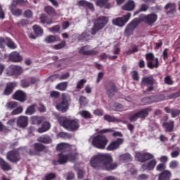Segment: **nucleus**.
I'll return each instance as SVG.
<instances>
[{"label":"nucleus","instance_id":"obj_1","mask_svg":"<svg viewBox=\"0 0 180 180\" xmlns=\"http://www.w3.org/2000/svg\"><path fill=\"white\" fill-rule=\"evenodd\" d=\"M90 165L96 169L113 171L117 168V163H113V158L108 153H98L90 160Z\"/></svg>","mask_w":180,"mask_h":180},{"label":"nucleus","instance_id":"obj_2","mask_svg":"<svg viewBox=\"0 0 180 180\" xmlns=\"http://www.w3.org/2000/svg\"><path fill=\"white\" fill-rule=\"evenodd\" d=\"M60 126H62L68 131H77L79 129V120H70L68 118L60 117L58 119Z\"/></svg>","mask_w":180,"mask_h":180},{"label":"nucleus","instance_id":"obj_3","mask_svg":"<svg viewBox=\"0 0 180 180\" xmlns=\"http://www.w3.org/2000/svg\"><path fill=\"white\" fill-rule=\"evenodd\" d=\"M71 102V96L67 93H63L61 98L58 104L56 105V108L62 113H65L68 109H70V103Z\"/></svg>","mask_w":180,"mask_h":180},{"label":"nucleus","instance_id":"obj_4","mask_svg":"<svg viewBox=\"0 0 180 180\" xmlns=\"http://www.w3.org/2000/svg\"><path fill=\"white\" fill-rule=\"evenodd\" d=\"M109 23V17L101 15L98 17L94 21V25L91 28V34L95 36L99 30H102L105 26Z\"/></svg>","mask_w":180,"mask_h":180},{"label":"nucleus","instance_id":"obj_5","mask_svg":"<svg viewBox=\"0 0 180 180\" xmlns=\"http://www.w3.org/2000/svg\"><path fill=\"white\" fill-rule=\"evenodd\" d=\"M108 143H109V140L105 135L98 134L93 138L91 144L96 148H98L99 150H105L106 146H108Z\"/></svg>","mask_w":180,"mask_h":180},{"label":"nucleus","instance_id":"obj_6","mask_svg":"<svg viewBox=\"0 0 180 180\" xmlns=\"http://www.w3.org/2000/svg\"><path fill=\"white\" fill-rule=\"evenodd\" d=\"M141 86H147V92H153L155 86L158 85V82H157V80L153 76H144L141 79Z\"/></svg>","mask_w":180,"mask_h":180},{"label":"nucleus","instance_id":"obj_7","mask_svg":"<svg viewBox=\"0 0 180 180\" xmlns=\"http://www.w3.org/2000/svg\"><path fill=\"white\" fill-rule=\"evenodd\" d=\"M151 107H148L146 108H143L140 110L139 111L131 115L129 117V122H137L138 119H141L144 120L146 117H148L150 112H151Z\"/></svg>","mask_w":180,"mask_h":180},{"label":"nucleus","instance_id":"obj_8","mask_svg":"<svg viewBox=\"0 0 180 180\" xmlns=\"http://www.w3.org/2000/svg\"><path fill=\"white\" fill-rule=\"evenodd\" d=\"M145 58L146 61H148L147 63L148 68L153 70L154 68H158V67H160V61L158 60V58H155L154 53L151 52L146 53L145 55Z\"/></svg>","mask_w":180,"mask_h":180},{"label":"nucleus","instance_id":"obj_9","mask_svg":"<svg viewBox=\"0 0 180 180\" xmlns=\"http://www.w3.org/2000/svg\"><path fill=\"white\" fill-rule=\"evenodd\" d=\"M131 18V13H128L122 17H117L112 20V23L114 26H118L119 27H123Z\"/></svg>","mask_w":180,"mask_h":180},{"label":"nucleus","instance_id":"obj_10","mask_svg":"<svg viewBox=\"0 0 180 180\" xmlns=\"http://www.w3.org/2000/svg\"><path fill=\"white\" fill-rule=\"evenodd\" d=\"M104 88L108 98H113L115 94H117V91H119L116 84H115L113 81L107 82L104 85Z\"/></svg>","mask_w":180,"mask_h":180},{"label":"nucleus","instance_id":"obj_11","mask_svg":"<svg viewBox=\"0 0 180 180\" xmlns=\"http://www.w3.org/2000/svg\"><path fill=\"white\" fill-rule=\"evenodd\" d=\"M141 22H143V18L141 15H140L139 18H134L128 24L125 29V33L134 32V30H136V27H137V26H139Z\"/></svg>","mask_w":180,"mask_h":180},{"label":"nucleus","instance_id":"obj_12","mask_svg":"<svg viewBox=\"0 0 180 180\" xmlns=\"http://www.w3.org/2000/svg\"><path fill=\"white\" fill-rule=\"evenodd\" d=\"M124 141V139L122 138H117L116 140L112 141L106 148L107 151H115L118 150V148H120V146L123 144Z\"/></svg>","mask_w":180,"mask_h":180},{"label":"nucleus","instance_id":"obj_13","mask_svg":"<svg viewBox=\"0 0 180 180\" xmlns=\"http://www.w3.org/2000/svg\"><path fill=\"white\" fill-rule=\"evenodd\" d=\"M141 16L143 22L149 26H151V25L157 22V19H158V15H157L155 13H150L148 15L142 14Z\"/></svg>","mask_w":180,"mask_h":180},{"label":"nucleus","instance_id":"obj_14","mask_svg":"<svg viewBox=\"0 0 180 180\" xmlns=\"http://www.w3.org/2000/svg\"><path fill=\"white\" fill-rule=\"evenodd\" d=\"M46 150V146L40 143H35L34 144V150H30L28 154L30 155H39L40 153H43Z\"/></svg>","mask_w":180,"mask_h":180},{"label":"nucleus","instance_id":"obj_15","mask_svg":"<svg viewBox=\"0 0 180 180\" xmlns=\"http://www.w3.org/2000/svg\"><path fill=\"white\" fill-rule=\"evenodd\" d=\"M7 160L10 162H19L20 161V153L16 150L8 152Z\"/></svg>","mask_w":180,"mask_h":180},{"label":"nucleus","instance_id":"obj_16","mask_svg":"<svg viewBox=\"0 0 180 180\" xmlns=\"http://www.w3.org/2000/svg\"><path fill=\"white\" fill-rule=\"evenodd\" d=\"M136 158H137L139 162H146V161L154 159V155L150 153H138L136 155Z\"/></svg>","mask_w":180,"mask_h":180},{"label":"nucleus","instance_id":"obj_17","mask_svg":"<svg viewBox=\"0 0 180 180\" xmlns=\"http://www.w3.org/2000/svg\"><path fill=\"white\" fill-rule=\"evenodd\" d=\"M23 72V69L19 65H11L7 71L8 75H20Z\"/></svg>","mask_w":180,"mask_h":180},{"label":"nucleus","instance_id":"obj_18","mask_svg":"<svg viewBox=\"0 0 180 180\" xmlns=\"http://www.w3.org/2000/svg\"><path fill=\"white\" fill-rule=\"evenodd\" d=\"M17 86L18 83L16 82H11L7 83L4 91V95L6 96H9V95H11L12 92H13V89H15Z\"/></svg>","mask_w":180,"mask_h":180},{"label":"nucleus","instance_id":"obj_19","mask_svg":"<svg viewBox=\"0 0 180 180\" xmlns=\"http://www.w3.org/2000/svg\"><path fill=\"white\" fill-rule=\"evenodd\" d=\"M153 99V103L157 102H162L164 101H168L172 99L171 94H164L162 93H160L155 96H152Z\"/></svg>","mask_w":180,"mask_h":180},{"label":"nucleus","instance_id":"obj_20","mask_svg":"<svg viewBox=\"0 0 180 180\" xmlns=\"http://www.w3.org/2000/svg\"><path fill=\"white\" fill-rule=\"evenodd\" d=\"M13 99L15 101H18L19 102L26 101V94L22 90H17L13 94Z\"/></svg>","mask_w":180,"mask_h":180},{"label":"nucleus","instance_id":"obj_21","mask_svg":"<svg viewBox=\"0 0 180 180\" xmlns=\"http://www.w3.org/2000/svg\"><path fill=\"white\" fill-rule=\"evenodd\" d=\"M29 124V117L27 116H20L17 120V126L20 129H25L27 127Z\"/></svg>","mask_w":180,"mask_h":180},{"label":"nucleus","instance_id":"obj_22","mask_svg":"<svg viewBox=\"0 0 180 180\" xmlns=\"http://www.w3.org/2000/svg\"><path fill=\"white\" fill-rule=\"evenodd\" d=\"M91 34H92V31H84L77 37V40L79 41H89V40H92L93 37Z\"/></svg>","mask_w":180,"mask_h":180},{"label":"nucleus","instance_id":"obj_23","mask_svg":"<svg viewBox=\"0 0 180 180\" xmlns=\"http://www.w3.org/2000/svg\"><path fill=\"white\" fill-rule=\"evenodd\" d=\"M96 6L98 8H103L104 9H110L112 4L109 2V0H95Z\"/></svg>","mask_w":180,"mask_h":180},{"label":"nucleus","instance_id":"obj_24","mask_svg":"<svg viewBox=\"0 0 180 180\" xmlns=\"http://www.w3.org/2000/svg\"><path fill=\"white\" fill-rule=\"evenodd\" d=\"M79 53L83 56H97L99 52L95 49L88 50V46H85L79 49Z\"/></svg>","mask_w":180,"mask_h":180},{"label":"nucleus","instance_id":"obj_25","mask_svg":"<svg viewBox=\"0 0 180 180\" xmlns=\"http://www.w3.org/2000/svg\"><path fill=\"white\" fill-rule=\"evenodd\" d=\"M157 165V160L155 159L150 160L147 164H143L141 166V168L143 171H153Z\"/></svg>","mask_w":180,"mask_h":180},{"label":"nucleus","instance_id":"obj_26","mask_svg":"<svg viewBox=\"0 0 180 180\" xmlns=\"http://www.w3.org/2000/svg\"><path fill=\"white\" fill-rule=\"evenodd\" d=\"M78 5L79 6H82V8H87V9L91 11V12H95V6H94V4L86 0H79L78 1Z\"/></svg>","mask_w":180,"mask_h":180},{"label":"nucleus","instance_id":"obj_27","mask_svg":"<svg viewBox=\"0 0 180 180\" xmlns=\"http://www.w3.org/2000/svg\"><path fill=\"white\" fill-rule=\"evenodd\" d=\"M8 58L10 61L13 63H20L23 60V58L19 54L18 52L14 51L10 53Z\"/></svg>","mask_w":180,"mask_h":180},{"label":"nucleus","instance_id":"obj_28","mask_svg":"<svg viewBox=\"0 0 180 180\" xmlns=\"http://www.w3.org/2000/svg\"><path fill=\"white\" fill-rule=\"evenodd\" d=\"M134 8H136L134 1L129 0L124 5L122 6V10L131 12V11H134Z\"/></svg>","mask_w":180,"mask_h":180},{"label":"nucleus","instance_id":"obj_29","mask_svg":"<svg viewBox=\"0 0 180 180\" xmlns=\"http://www.w3.org/2000/svg\"><path fill=\"white\" fill-rule=\"evenodd\" d=\"M164 110L165 112H166V113H170L172 117L173 118L177 117V116H179L180 115V110L179 109L171 108L169 107H165Z\"/></svg>","mask_w":180,"mask_h":180},{"label":"nucleus","instance_id":"obj_30","mask_svg":"<svg viewBox=\"0 0 180 180\" xmlns=\"http://www.w3.org/2000/svg\"><path fill=\"white\" fill-rule=\"evenodd\" d=\"M175 126V122L170 120L169 122H165L162 123V127L166 129V131L171 133V131H174V127Z\"/></svg>","mask_w":180,"mask_h":180},{"label":"nucleus","instance_id":"obj_31","mask_svg":"<svg viewBox=\"0 0 180 180\" xmlns=\"http://www.w3.org/2000/svg\"><path fill=\"white\" fill-rule=\"evenodd\" d=\"M0 167L2 169V171L12 170V166H11V164H9L2 158H0Z\"/></svg>","mask_w":180,"mask_h":180},{"label":"nucleus","instance_id":"obj_32","mask_svg":"<svg viewBox=\"0 0 180 180\" xmlns=\"http://www.w3.org/2000/svg\"><path fill=\"white\" fill-rule=\"evenodd\" d=\"M172 175L169 170H165L159 174L158 180H171Z\"/></svg>","mask_w":180,"mask_h":180},{"label":"nucleus","instance_id":"obj_33","mask_svg":"<svg viewBox=\"0 0 180 180\" xmlns=\"http://www.w3.org/2000/svg\"><path fill=\"white\" fill-rule=\"evenodd\" d=\"M37 141H39V143H43L44 144H50L53 143V139H51L50 136L45 134L39 136L37 139Z\"/></svg>","mask_w":180,"mask_h":180},{"label":"nucleus","instance_id":"obj_34","mask_svg":"<svg viewBox=\"0 0 180 180\" xmlns=\"http://www.w3.org/2000/svg\"><path fill=\"white\" fill-rule=\"evenodd\" d=\"M50 127H51L50 122H44L42 123L41 127L37 129V131L38 133H46V131H49V130H50Z\"/></svg>","mask_w":180,"mask_h":180},{"label":"nucleus","instance_id":"obj_35","mask_svg":"<svg viewBox=\"0 0 180 180\" xmlns=\"http://www.w3.org/2000/svg\"><path fill=\"white\" fill-rule=\"evenodd\" d=\"M37 106V103H32V105H29L26 110H25V115H34L36 113V107Z\"/></svg>","mask_w":180,"mask_h":180},{"label":"nucleus","instance_id":"obj_36","mask_svg":"<svg viewBox=\"0 0 180 180\" xmlns=\"http://www.w3.org/2000/svg\"><path fill=\"white\" fill-rule=\"evenodd\" d=\"M9 9L14 16H21L22 11L20 8H17L15 6L11 5Z\"/></svg>","mask_w":180,"mask_h":180},{"label":"nucleus","instance_id":"obj_37","mask_svg":"<svg viewBox=\"0 0 180 180\" xmlns=\"http://www.w3.org/2000/svg\"><path fill=\"white\" fill-rule=\"evenodd\" d=\"M44 41L48 44L55 43V41H60V37L54 35H49L45 37Z\"/></svg>","mask_w":180,"mask_h":180},{"label":"nucleus","instance_id":"obj_38","mask_svg":"<svg viewBox=\"0 0 180 180\" xmlns=\"http://www.w3.org/2000/svg\"><path fill=\"white\" fill-rule=\"evenodd\" d=\"M59 165H64V164H67L68 162V157L67 155H64L63 153H59L58 155Z\"/></svg>","mask_w":180,"mask_h":180},{"label":"nucleus","instance_id":"obj_39","mask_svg":"<svg viewBox=\"0 0 180 180\" xmlns=\"http://www.w3.org/2000/svg\"><path fill=\"white\" fill-rule=\"evenodd\" d=\"M67 88H68V82H63L56 86V89L58 91H67Z\"/></svg>","mask_w":180,"mask_h":180},{"label":"nucleus","instance_id":"obj_40","mask_svg":"<svg viewBox=\"0 0 180 180\" xmlns=\"http://www.w3.org/2000/svg\"><path fill=\"white\" fill-rule=\"evenodd\" d=\"M103 119L105 120V122H108V123H116L119 122V120L115 116H112L108 114L103 116Z\"/></svg>","mask_w":180,"mask_h":180},{"label":"nucleus","instance_id":"obj_41","mask_svg":"<svg viewBox=\"0 0 180 180\" xmlns=\"http://www.w3.org/2000/svg\"><path fill=\"white\" fill-rule=\"evenodd\" d=\"M44 11L49 16H56V15H57V13L56 12V9H54V8H53L51 6H46L44 8Z\"/></svg>","mask_w":180,"mask_h":180},{"label":"nucleus","instance_id":"obj_42","mask_svg":"<svg viewBox=\"0 0 180 180\" xmlns=\"http://www.w3.org/2000/svg\"><path fill=\"white\" fill-rule=\"evenodd\" d=\"M51 78H53L54 79H57L58 78L60 81H63L64 79H67L68 78H70V73L66 72L60 76V75L55 74L53 75H51Z\"/></svg>","mask_w":180,"mask_h":180},{"label":"nucleus","instance_id":"obj_43","mask_svg":"<svg viewBox=\"0 0 180 180\" xmlns=\"http://www.w3.org/2000/svg\"><path fill=\"white\" fill-rule=\"evenodd\" d=\"M31 122L32 124H37V126H39V124L43 123V117L39 116H33L31 117Z\"/></svg>","mask_w":180,"mask_h":180},{"label":"nucleus","instance_id":"obj_44","mask_svg":"<svg viewBox=\"0 0 180 180\" xmlns=\"http://www.w3.org/2000/svg\"><path fill=\"white\" fill-rule=\"evenodd\" d=\"M165 9H169L167 11V13H174V12H175L176 9V5H175V4H172V3H169L167 4L165 6Z\"/></svg>","mask_w":180,"mask_h":180},{"label":"nucleus","instance_id":"obj_45","mask_svg":"<svg viewBox=\"0 0 180 180\" xmlns=\"http://www.w3.org/2000/svg\"><path fill=\"white\" fill-rule=\"evenodd\" d=\"M141 102L142 105H151V103H154L153 96L143 98Z\"/></svg>","mask_w":180,"mask_h":180},{"label":"nucleus","instance_id":"obj_46","mask_svg":"<svg viewBox=\"0 0 180 180\" xmlns=\"http://www.w3.org/2000/svg\"><path fill=\"white\" fill-rule=\"evenodd\" d=\"M32 29L36 36H41L44 33L43 28L37 25H33Z\"/></svg>","mask_w":180,"mask_h":180},{"label":"nucleus","instance_id":"obj_47","mask_svg":"<svg viewBox=\"0 0 180 180\" xmlns=\"http://www.w3.org/2000/svg\"><path fill=\"white\" fill-rule=\"evenodd\" d=\"M26 4H27V0H13L11 6H26Z\"/></svg>","mask_w":180,"mask_h":180},{"label":"nucleus","instance_id":"obj_48","mask_svg":"<svg viewBox=\"0 0 180 180\" xmlns=\"http://www.w3.org/2000/svg\"><path fill=\"white\" fill-rule=\"evenodd\" d=\"M148 11V6L146 4H143L141 5L139 9L134 12V16H136V15H139L140 12H147Z\"/></svg>","mask_w":180,"mask_h":180},{"label":"nucleus","instance_id":"obj_49","mask_svg":"<svg viewBox=\"0 0 180 180\" xmlns=\"http://www.w3.org/2000/svg\"><path fill=\"white\" fill-rule=\"evenodd\" d=\"M79 115L82 116V117H84V119H91L92 118V115L89 111L83 110L80 112H79Z\"/></svg>","mask_w":180,"mask_h":180},{"label":"nucleus","instance_id":"obj_50","mask_svg":"<svg viewBox=\"0 0 180 180\" xmlns=\"http://www.w3.org/2000/svg\"><path fill=\"white\" fill-rule=\"evenodd\" d=\"M6 46H8L9 49H11L12 50H15V49H17L18 46H16V44H15L13 41L11 39V38L6 37Z\"/></svg>","mask_w":180,"mask_h":180},{"label":"nucleus","instance_id":"obj_51","mask_svg":"<svg viewBox=\"0 0 180 180\" xmlns=\"http://www.w3.org/2000/svg\"><path fill=\"white\" fill-rule=\"evenodd\" d=\"M58 137H59L60 139H71L72 136L71 135V134L62 131L58 134Z\"/></svg>","mask_w":180,"mask_h":180},{"label":"nucleus","instance_id":"obj_52","mask_svg":"<svg viewBox=\"0 0 180 180\" xmlns=\"http://www.w3.org/2000/svg\"><path fill=\"white\" fill-rule=\"evenodd\" d=\"M68 157V161H70V162H74V161L77 160V156L78 155L77 153H68L66 155Z\"/></svg>","mask_w":180,"mask_h":180},{"label":"nucleus","instance_id":"obj_53","mask_svg":"<svg viewBox=\"0 0 180 180\" xmlns=\"http://www.w3.org/2000/svg\"><path fill=\"white\" fill-rule=\"evenodd\" d=\"M85 84H86V79H82L81 80H79L77 82L76 89H82V88H84V86H85Z\"/></svg>","mask_w":180,"mask_h":180},{"label":"nucleus","instance_id":"obj_54","mask_svg":"<svg viewBox=\"0 0 180 180\" xmlns=\"http://www.w3.org/2000/svg\"><path fill=\"white\" fill-rule=\"evenodd\" d=\"M65 41H62L61 43L56 44L53 46L54 50H61V49H64L66 45Z\"/></svg>","mask_w":180,"mask_h":180},{"label":"nucleus","instance_id":"obj_55","mask_svg":"<svg viewBox=\"0 0 180 180\" xmlns=\"http://www.w3.org/2000/svg\"><path fill=\"white\" fill-rule=\"evenodd\" d=\"M22 112H23V107L22 106H19L17 107L15 110H13L11 115L12 116H15V115H20V113H22Z\"/></svg>","mask_w":180,"mask_h":180},{"label":"nucleus","instance_id":"obj_56","mask_svg":"<svg viewBox=\"0 0 180 180\" xmlns=\"http://www.w3.org/2000/svg\"><path fill=\"white\" fill-rule=\"evenodd\" d=\"M41 23L43 25L47 23V25H51V22L47 21V15L46 14H41L39 18Z\"/></svg>","mask_w":180,"mask_h":180},{"label":"nucleus","instance_id":"obj_57","mask_svg":"<svg viewBox=\"0 0 180 180\" xmlns=\"http://www.w3.org/2000/svg\"><path fill=\"white\" fill-rule=\"evenodd\" d=\"M131 75L134 81H140V76H139V72L137 70L132 71Z\"/></svg>","mask_w":180,"mask_h":180},{"label":"nucleus","instance_id":"obj_58","mask_svg":"<svg viewBox=\"0 0 180 180\" xmlns=\"http://www.w3.org/2000/svg\"><path fill=\"white\" fill-rule=\"evenodd\" d=\"M130 160V155L129 153H124L119 157V161H127Z\"/></svg>","mask_w":180,"mask_h":180},{"label":"nucleus","instance_id":"obj_59","mask_svg":"<svg viewBox=\"0 0 180 180\" xmlns=\"http://www.w3.org/2000/svg\"><path fill=\"white\" fill-rule=\"evenodd\" d=\"M8 109L12 110L15 109V108H18V102L11 101L6 104Z\"/></svg>","mask_w":180,"mask_h":180},{"label":"nucleus","instance_id":"obj_60","mask_svg":"<svg viewBox=\"0 0 180 180\" xmlns=\"http://www.w3.org/2000/svg\"><path fill=\"white\" fill-rule=\"evenodd\" d=\"M115 110L117 112H122L124 110V108L123 107V105L120 103H115L114 104Z\"/></svg>","mask_w":180,"mask_h":180},{"label":"nucleus","instance_id":"obj_61","mask_svg":"<svg viewBox=\"0 0 180 180\" xmlns=\"http://www.w3.org/2000/svg\"><path fill=\"white\" fill-rule=\"evenodd\" d=\"M21 86L22 88H29L30 86V82L26 79L21 80Z\"/></svg>","mask_w":180,"mask_h":180},{"label":"nucleus","instance_id":"obj_62","mask_svg":"<svg viewBox=\"0 0 180 180\" xmlns=\"http://www.w3.org/2000/svg\"><path fill=\"white\" fill-rule=\"evenodd\" d=\"M24 17L32 19V18H33V12L31 10H26L24 12Z\"/></svg>","mask_w":180,"mask_h":180},{"label":"nucleus","instance_id":"obj_63","mask_svg":"<svg viewBox=\"0 0 180 180\" xmlns=\"http://www.w3.org/2000/svg\"><path fill=\"white\" fill-rule=\"evenodd\" d=\"M176 150H174L171 153L172 158H176V157H178L179 155L180 148H179V147H176Z\"/></svg>","mask_w":180,"mask_h":180},{"label":"nucleus","instance_id":"obj_64","mask_svg":"<svg viewBox=\"0 0 180 180\" xmlns=\"http://www.w3.org/2000/svg\"><path fill=\"white\" fill-rule=\"evenodd\" d=\"M56 178V174L54 173H49L45 175V180H51Z\"/></svg>","mask_w":180,"mask_h":180}]
</instances>
